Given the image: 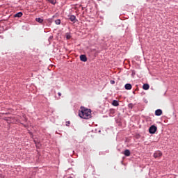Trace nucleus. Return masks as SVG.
Returning <instances> with one entry per match:
<instances>
[{"label":"nucleus","instance_id":"4468645a","mask_svg":"<svg viewBox=\"0 0 178 178\" xmlns=\"http://www.w3.org/2000/svg\"><path fill=\"white\" fill-rule=\"evenodd\" d=\"M66 38L67 40H70V38H72V36L70 35V34L66 33Z\"/></svg>","mask_w":178,"mask_h":178},{"label":"nucleus","instance_id":"f257e3e1","mask_svg":"<svg viewBox=\"0 0 178 178\" xmlns=\"http://www.w3.org/2000/svg\"><path fill=\"white\" fill-rule=\"evenodd\" d=\"M79 116H80L81 119H90L91 118V110L88 108L82 109L79 111Z\"/></svg>","mask_w":178,"mask_h":178},{"label":"nucleus","instance_id":"ddd939ff","mask_svg":"<svg viewBox=\"0 0 178 178\" xmlns=\"http://www.w3.org/2000/svg\"><path fill=\"white\" fill-rule=\"evenodd\" d=\"M49 2L52 5H55V3H56V0H49Z\"/></svg>","mask_w":178,"mask_h":178},{"label":"nucleus","instance_id":"aec40b11","mask_svg":"<svg viewBox=\"0 0 178 178\" xmlns=\"http://www.w3.org/2000/svg\"><path fill=\"white\" fill-rule=\"evenodd\" d=\"M47 1L49 2L50 0H47Z\"/></svg>","mask_w":178,"mask_h":178},{"label":"nucleus","instance_id":"6ab92c4d","mask_svg":"<svg viewBox=\"0 0 178 178\" xmlns=\"http://www.w3.org/2000/svg\"><path fill=\"white\" fill-rule=\"evenodd\" d=\"M58 97H61V96H62V93L58 92Z\"/></svg>","mask_w":178,"mask_h":178},{"label":"nucleus","instance_id":"20e7f679","mask_svg":"<svg viewBox=\"0 0 178 178\" xmlns=\"http://www.w3.org/2000/svg\"><path fill=\"white\" fill-rule=\"evenodd\" d=\"M70 22H73V23H76V22H77V19H76V16L74 15L70 16Z\"/></svg>","mask_w":178,"mask_h":178},{"label":"nucleus","instance_id":"dca6fc26","mask_svg":"<svg viewBox=\"0 0 178 178\" xmlns=\"http://www.w3.org/2000/svg\"><path fill=\"white\" fill-rule=\"evenodd\" d=\"M65 126H67V127H69L70 126V121L66 122Z\"/></svg>","mask_w":178,"mask_h":178},{"label":"nucleus","instance_id":"a211bd4d","mask_svg":"<svg viewBox=\"0 0 178 178\" xmlns=\"http://www.w3.org/2000/svg\"><path fill=\"white\" fill-rule=\"evenodd\" d=\"M111 84H115V81H111Z\"/></svg>","mask_w":178,"mask_h":178},{"label":"nucleus","instance_id":"39448f33","mask_svg":"<svg viewBox=\"0 0 178 178\" xmlns=\"http://www.w3.org/2000/svg\"><path fill=\"white\" fill-rule=\"evenodd\" d=\"M80 59L81 62H87V56H86V55H81Z\"/></svg>","mask_w":178,"mask_h":178},{"label":"nucleus","instance_id":"f03ea898","mask_svg":"<svg viewBox=\"0 0 178 178\" xmlns=\"http://www.w3.org/2000/svg\"><path fill=\"white\" fill-rule=\"evenodd\" d=\"M156 130H158V128L155 125H152L149 129V133H150V134H155Z\"/></svg>","mask_w":178,"mask_h":178},{"label":"nucleus","instance_id":"0eeeda50","mask_svg":"<svg viewBox=\"0 0 178 178\" xmlns=\"http://www.w3.org/2000/svg\"><path fill=\"white\" fill-rule=\"evenodd\" d=\"M124 88H125V90H131L132 86H131V84H130V83H127V84L124 86Z\"/></svg>","mask_w":178,"mask_h":178},{"label":"nucleus","instance_id":"f3484780","mask_svg":"<svg viewBox=\"0 0 178 178\" xmlns=\"http://www.w3.org/2000/svg\"><path fill=\"white\" fill-rule=\"evenodd\" d=\"M133 106H133V104H129V108H132Z\"/></svg>","mask_w":178,"mask_h":178},{"label":"nucleus","instance_id":"9d476101","mask_svg":"<svg viewBox=\"0 0 178 178\" xmlns=\"http://www.w3.org/2000/svg\"><path fill=\"white\" fill-rule=\"evenodd\" d=\"M123 154L125 156H130V150L126 149Z\"/></svg>","mask_w":178,"mask_h":178},{"label":"nucleus","instance_id":"1a4fd4ad","mask_svg":"<svg viewBox=\"0 0 178 178\" xmlns=\"http://www.w3.org/2000/svg\"><path fill=\"white\" fill-rule=\"evenodd\" d=\"M143 90H149V85L148 83H145L143 86Z\"/></svg>","mask_w":178,"mask_h":178},{"label":"nucleus","instance_id":"7ed1b4c3","mask_svg":"<svg viewBox=\"0 0 178 178\" xmlns=\"http://www.w3.org/2000/svg\"><path fill=\"white\" fill-rule=\"evenodd\" d=\"M161 156H162V153L161 152V151H156L154 154V158H161Z\"/></svg>","mask_w":178,"mask_h":178},{"label":"nucleus","instance_id":"2eb2a0df","mask_svg":"<svg viewBox=\"0 0 178 178\" xmlns=\"http://www.w3.org/2000/svg\"><path fill=\"white\" fill-rule=\"evenodd\" d=\"M56 24H60V19H56L55 21Z\"/></svg>","mask_w":178,"mask_h":178},{"label":"nucleus","instance_id":"f8f14e48","mask_svg":"<svg viewBox=\"0 0 178 178\" xmlns=\"http://www.w3.org/2000/svg\"><path fill=\"white\" fill-rule=\"evenodd\" d=\"M36 22H38V23H42L44 22V19H41V18H36L35 19Z\"/></svg>","mask_w":178,"mask_h":178},{"label":"nucleus","instance_id":"423d86ee","mask_svg":"<svg viewBox=\"0 0 178 178\" xmlns=\"http://www.w3.org/2000/svg\"><path fill=\"white\" fill-rule=\"evenodd\" d=\"M155 115L156 116H161V115H162V110L161 109L156 110Z\"/></svg>","mask_w":178,"mask_h":178},{"label":"nucleus","instance_id":"9b49d317","mask_svg":"<svg viewBox=\"0 0 178 178\" xmlns=\"http://www.w3.org/2000/svg\"><path fill=\"white\" fill-rule=\"evenodd\" d=\"M113 106H119V102L117 100H113L112 102Z\"/></svg>","mask_w":178,"mask_h":178},{"label":"nucleus","instance_id":"6e6552de","mask_svg":"<svg viewBox=\"0 0 178 178\" xmlns=\"http://www.w3.org/2000/svg\"><path fill=\"white\" fill-rule=\"evenodd\" d=\"M22 16H23V13L19 12L14 15V17H22Z\"/></svg>","mask_w":178,"mask_h":178}]
</instances>
